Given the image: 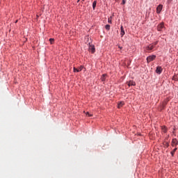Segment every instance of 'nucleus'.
I'll return each instance as SVG.
<instances>
[{"label": "nucleus", "instance_id": "nucleus-1", "mask_svg": "<svg viewBox=\"0 0 178 178\" xmlns=\"http://www.w3.org/2000/svg\"><path fill=\"white\" fill-rule=\"evenodd\" d=\"M158 42H154V43L149 44V46H147L146 48L147 49V51H152L153 48H155V45H157Z\"/></svg>", "mask_w": 178, "mask_h": 178}, {"label": "nucleus", "instance_id": "nucleus-2", "mask_svg": "<svg viewBox=\"0 0 178 178\" xmlns=\"http://www.w3.org/2000/svg\"><path fill=\"white\" fill-rule=\"evenodd\" d=\"M155 58H156V56H155V55L149 56L147 58V63H149V62H152V60H154L155 59Z\"/></svg>", "mask_w": 178, "mask_h": 178}, {"label": "nucleus", "instance_id": "nucleus-3", "mask_svg": "<svg viewBox=\"0 0 178 178\" xmlns=\"http://www.w3.org/2000/svg\"><path fill=\"white\" fill-rule=\"evenodd\" d=\"M163 8V6L162 4H160L157 6L156 13H158V15H159V13H161V12H162Z\"/></svg>", "mask_w": 178, "mask_h": 178}, {"label": "nucleus", "instance_id": "nucleus-4", "mask_svg": "<svg viewBox=\"0 0 178 178\" xmlns=\"http://www.w3.org/2000/svg\"><path fill=\"white\" fill-rule=\"evenodd\" d=\"M89 51H90V52H91V54H94V52H95V47H94V45H92V44H90L89 45Z\"/></svg>", "mask_w": 178, "mask_h": 178}, {"label": "nucleus", "instance_id": "nucleus-5", "mask_svg": "<svg viewBox=\"0 0 178 178\" xmlns=\"http://www.w3.org/2000/svg\"><path fill=\"white\" fill-rule=\"evenodd\" d=\"M171 145L172 147H177V145H178L177 139H176V138L172 139Z\"/></svg>", "mask_w": 178, "mask_h": 178}, {"label": "nucleus", "instance_id": "nucleus-6", "mask_svg": "<svg viewBox=\"0 0 178 178\" xmlns=\"http://www.w3.org/2000/svg\"><path fill=\"white\" fill-rule=\"evenodd\" d=\"M163 70V69H162V67L158 66L156 70V73H157V74H161V73H162Z\"/></svg>", "mask_w": 178, "mask_h": 178}, {"label": "nucleus", "instance_id": "nucleus-7", "mask_svg": "<svg viewBox=\"0 0 178 178\" xmlns=\"http://www.w3.org/2000/svg\"><path fill=\"white\" fill-rule=\"evenodd\" d=\"M83 68H84V67H83V66H80L79 68L74 67V73H76V72L77 73H79V72H81Z\"/></svg>", "mask_w": 178, "mask_h": 178}, {"label": "nucleus", "instance_id": "nucleus-8", "mask_svg": "<svg viewBox=\"0 0 178 178\" xmlns=\"http://www.w3.org/2000/svg\"><path fill=\"white\" fill-rule=\"evenodd\" d=\"M165 27V26L163 25V23H161L160 24H159L157 26V30L158 31H161L162 29H163Z\"/></svg>", "mask_w": 178, "mask_h": 178}, {"label": "nucleus", "instance_id": "nucleus-9", "mask_svg": "<svg viewBox=\"0 0 178 178\" xmlns=\"http://www.w3.org/2000/svg\"><path fill=\"white\" fill-rule=\"evenodd\" d=\"M120 30H121L120 35H121V37H123V35H124V34H125L124 28H123V26H121Z\"/></svg>", "mask_w": 178, "mask_h": 178}, {"label": "nucleus", "instance_id": "nucleus-10", "mask_svg": "<svg viewBox=\"0 0 178 178\" xmlns=\"http://www.w3.org/2000/svg\"><path fill=\"white\" fill-rule=\"evenodd\" d=\"M128 86L129 87H130L131 86H136V82H134V81H130L129 82H128Z\"/></svg>", "mask_w": 178, "mask_h": 178}, {"label": "nucleus", "instance_id": "nucleus-11", "mask_svg": "<svg viewBox=\"0 0 178 178\" xmlns=\"http://www.w3.org/2000/svg\"><path fill=\"white\" fill-rule=\"evenodd\" d=\"M124 105V102H120L118 103V108H122V106H123Z\"/></svg>", "mask_w": 178, "mask_h": 178}, {"label": "nucleus", "instance_id": "nucleus-12", "mask_svg": "<svg viewBox=\"0 0 178 178\" xmlns=\"http://www.w3.org/2000/svg\"><path fill=\"white\" fill-rule=\"evenodd\" d=\"M106 74H104L102 76L101 80H102V81H104L106 80Z\"/></svg>", "mask_w": 178, "mask_h": 178}, {"label": "nucleus", "instance_id": "nucleus-13", "mask_svg": "<svg viewBox=\"0 0 178 178\" xmlns=\"http://www.w3.org/2000/svg\"><path fill=\"white\" fill-rule=\"evenodd\" d=\"M161 130H162L163 133L168 132V129H166V127H162Z\"/></svg>", "mask_w": 178, "mask_h": 178}, {"label": "nucleus", "instance_id": "nucleus-14", "mask_svg": "<svg viewBox=\"0 0 178 178\" xmlns=\"http://www.w3.org/2000/svg\"><path fill=\"white\" fill-rule=\"evenodd\" d=\"M176 151H177V148L175 147L172 152H171V155L172 156H174L175 153L176 152Z\"/></svg>", "mask_w": 178, "mask_h": 178}, {"label": "nucleus", "instance_id": "nucleus-15", "mask_svg": "<svg viewBox=\"0 0 178 178\" xmlns=\"http://www.w3.org/2000/svg\"><path fill=\"white\" fill-rule=\"evenodd\" d=\"M96 6H97V1H93V3H92V8H93V10H95Z\"/></svg>", "mask_w": 178, "mask_h": 178}, {"label": "nucleus", "instance_id": "nucleus-16", "mask_svg": "<svg viewBox=\"0 0 178 178\" xmlns=\"http://www.w3.org/2000/svg\"><path fill=\"white\" fill-rule=\"evenodd\" d=\"M105 29H106V30H111V25H109V24L106 25Z\"/></svg>", "mask_w": 178, "mask_h": 178}, {"label": "nucleus", "instance_id": "nucleus-17", "mask_svg": "<svg viewBox=\"0 0 178 178\" xmlns=\"http://www.w3.org/2000/svg\"><path fill=\"white\" fill-rule=\"evenodd\" d=\"M54 41H55L54 38H50L49 39L50 44H54Z\"/></svg>", "mask_w": 178, "mask_h": 178}, {"label": "nucleus", "instance_id": "nucleus-18", "mask_svg": "<svg viewBox=\"0 0 178 178\" xmlns=\"http://www.w3.org/2000/svg\"><path fill=\"white\" fill-rule=\"evenodd\" d=\"M86 116H88L89 118H91L92 116V114H90L89 112L86 113Z\"/></svg>", "mask_w": 178, "mask_h": 178}, {"label": "nucleus", "instance_id": "nucleus-19", "mask_svg": "<svg viewBox=\"0 0 178 178\" xmlns=\"http://www.w3.org/2000/svg\"><path fill=\"white\" fill-rule=\"evenodd\" d=\"M108 23L111 24L112 23V19L111 18H108Z\"/></svg>", "mask_w": 178, "mask_h": 178}, {"label": "nucleus", "instance_id": "nucleus-20", "mask_svg": "<svg viewBox=\"0 0 178 178\" xmlns=\"http://www.w3.org/2000/svg\"><path fill=\"white\" fill-rule=\"evenodd\" d=\"M125 3H126V0H122V5H124Z\"/></svg>", "mask_w": 178, "mask_h": 178}, {"label": "nucleus", "instance_id": "nucleus-21", "mask_svg": "<svg viewBox=\"0 0 178 178\" xmlns=\"http://www.w3.org/2000/svg\"><path fill=\"white\" fill-rule=\"evenodd\" d=\"M166 145H167V147H169V143H167Z\"/></svg>", "mask_w": 178, "mask_h": 178}, {"label": "nucleus", "instance_id": "nucleus-22", "mask_svg": "<svg viewBox=\"0 0 178 178\" xmlns=\"http://www.w3.org/2000/svg\"><path fill=\"white\" fill-rule=\"evenodd\" d=\"M15 23H17V21H15Z\"/></svg>", "mask_w": 178, "mask_h": 178}, {"label": "nucleus", "instance_id": "nucleus-23", "mask_svg": "<svg viewBox=\"0 0 178 178\" xmlns=\"http://www.w3.org/2000/svg\"><path fill=\"white\" fill-rule=\"evenodd\" d=\"M115 1H119V0H115Z\"/></svg>", "mask_w": 178, "mask_h": 178}]
</instances>
